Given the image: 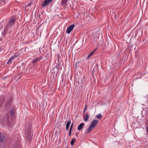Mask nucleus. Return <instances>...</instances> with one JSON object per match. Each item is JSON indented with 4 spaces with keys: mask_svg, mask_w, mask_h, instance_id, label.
<instances>
[{
    "mask_svg": "<svg viewBox=\"0 0 148 148\" xmlns=\"http://www.w3.org/2000/svg\"><path fill=\"white\" fill-rule=\"evenodd\" d=\"M17 57V56H15V55L14 56H12L9 59V60L8 61V62H7V64H8V63H9L10 62L11 63L12 62V61L14 59H15V58H16V57Z\"/></svg>",
    "mask_w": 148,
    "mask_h": 148,
    "instance_id": "obj_7",
    "label": "nucleus"
},
{
    "mask_svg": "<svg viewBox=\"0 0 148 148\" xmlns=\"http://www.w3.org/2000/svg\"><path fill=\"white\" fill-rule=\"evenodd\" d=\"M4 140V136L0 134V141L1 142H3Z\"/></svg>",
    "mask_w": 148,
    "mask_h": 148,
    "instance_id": "obj_14",
    "label": "nucleus"
},
{
    "mask_svg": "<svg viewBox=\"0 0 148 148\" xmlns=\"http://www.w3.org/2000/svg\"><path fill=\"white\" fill-rule=\"evenodd\" d=\"M71 135V132H69V136H70Z\"/></svg>",
    "mask_w": 148,
    "mask_h": 148,
    "instance_id": "obj_27",
    "label": "nucleus"
},
{
    "mask_svg": "<svg viewBox=\"0 0 148 148\" xmlns=\"http://www.w3.org/2000/svg\"><path fill=\"white\" fill-rule=\"evenodd\" d=\"M94 128L91 126H90L89 128L86 131V133L88 134Z\"/></svg>",
    "mask_w": 148,
    "mask_h": 148,
    "instance_id": "obj_9",
    "label": "nucleus"
},
{
    "mask_svg": "<svg viewBox=\"0 0 148 148\" xmlns=\"http://www.w3.org/2000/svg\"><path fill=\"white\" fill-rule=\"evenodd\" d=\"M15 22V19L13 17H12L6 25V28L12 27L14 24Z\"/></svg>",
    "mask_w": 148,
    "mask_h": 148,
    "instance_id": "obj_1",
    "label": "nucleus"
},
{
    "mask_svg": "<svg viewBox=\"0 0 148 148\" xmlns=\"http://www.w3.org/2000/svg\"><path fill=\"white\" fill-rule=\"evenodd\" d=\"M0 49H1V48H0ZM2 49H1V50L0 49V51H1V50H2Z\"/></svg>",
    "mask_w": 148,
    "mask_h": 148,
    "instance_id": "obj_28",
    "label": "nucleus"
},
{
    "mask_svg": "<svg viewBox=\"0 0 148 148\" xmlns=\"http://www.w3.org/2000/svg\"><path fill=\"white\" fill-rule=\"evenodd\" d=\"M53 0H45L43 3L42 4V7H44L48 4L50 2H52Z\"/></svg>",
    "mask_w": 148,
    "mask_h": 148,
    "instance_id": "obj_4",
    "label": "nucleus"
},
{
    "mask_svg": "<svg viewBox=\"0 0 148 148\" xmlns=\"http://www.w3.org/2000/svg\"><path fill=\"white\" fill-rule=\"evenodd\" d=\"M42 59V56H40L39 58H34L32 61V63L34 64L38 61H40V60Z\"/></svg>",
    "mask_w": 148,
    "mask_h": 148,
    "instance_id": "obj_6",
    "label": "nucleus"
},
{
    "mask_svg": "<svg viewBox=\"0 0 148 148\" xmlns=\"http://www.w3.org/2000/svg\"><path fill=\"white\" fill-rule=\"evenodd\" d=\"M96 117L98 119H100L101 117V114H97L96 116Z\"/></svg>",
    "mask_w": 148,
    "mask_h": 148,
    "instance_id": "obj_16",
    "label": "nucleus"
},
{
    "mask_svg": "<svg viewBox=\"0 0 148 148\" xmlns=\"http://www.w3.org/2000/svg\"><path fill=\"white\" fill-rule=\"evenodd\" d=\"M75 139L74 138H73L71 142V145H73L74 144L75 141Z\"/></svg>",
    "mask_w": 148,
    "mask_h": 148,
    "instance_id": "obj_15",
    "label": "nucleus"
},
{
    "mask_svg": "<svg viewBox=\"0 0 148 148\" xmlns=\"http://www.w3.org/2000/svg\"><path fill=\"white\" fill-rule=\"evenodd\" d=\"M6 31H7V30L6 29H4L3 31V34H5Z\"/></svg>",
    "mask_w": 148,
    "mask_h": 148,
    "instance_id": "obj_22",
    "label": "nucleus"
},
{
    "mask_svg": "<svg viewBox=\"0 0 148 148\" xmlns=\"http://www.w3.org/2000/svg\"><path fill=\"white\" fill-rule=\"evenodd\" d=\"M31 4V3H29L27 5V6L28 7V6H29Z\"/></svg>",
    "mask_w": 148,
    "mask_h": 148,
    "instance_id": "obj_24",
    "label": "nucleus"
},
{
    "mask_svg": "<svg viewBox=\"0 0 148 148\" xmlns=\"http://www.w3.org/2000/svg\"><path fill=\"white\" fill-rule=\"evenodd\" d=\"M71 121L70 120H69L67 122L66 125V130H68V129L69 128V126L71 123Z\"/></svg>",
    "mask_w": 148,
    "mask_h": 148,
    "instance_id": "obj_11",
    "label": "nucleus"
},
{
    "mask_svg": "<svg viewBox=\"0 0 148 148\" xmlns=\"http://www.w3.org/2000/svg\"><path fill=\"white\" fill-rule=\"evenodd\" d=\"M146 130L147 132L148 133V126H147L146 127Z\"/></svg>",
    "mask_w": 148,
    "mask_h": 148,
    "instance_id": "obj_23",
    "label": "nucleus"
},
{
    "mask_svg": "<svg viewBox=\"0 0 148 148\" xmlns=\"http://www.w3.org/2000/svg\"><path fill=\"white\" fill-rule=\"evenodd\" d=\"M68 2L67 0H62L60 2V5L63 6H65Z\"/></svg>",
    "mask_w": 148,
    "mask_h": 148,
    "instance_id": "obj_8",
    "label": "nucleus"
},
{
    "mask_svg": "<svg viewBox=\"0 0 148 148\" xmlns=\"http://www.w3.org/2000/svg\"><path fill=\"white\" fill-rule=\"evenodd\" d=\"M89 118L88 114H87L84 117V120L86 122L88 121V119Z\"/></svg>",
    "mask_w": 148,
    "mask_h": 148,
    "instance_id": "obj_13",
    "label": "nucleus"
},
{
    "mask_svg": "<svg viewBox=\"0 0 148 148\" xmlns=\"http://www.w3.org/2000/svg\"><path fill=\"white\" fill-rule=\"evenodd\" d=\"M72 128H70L69 132H71L72 130Z\"/></svg>",
    "mask_w": 148,
    "mask_h": 148,
    "instance_id": "obj_26",
    "label": "nucleus"
},
{
    "mask_svg": "<svg viewBox=\"0 0 148 148\" xmlns=\"http://www.w3.org/2000/svg\"><path fill=\"white\" fill-rule=\"evenodd\" d=\"M96 50V49L94 50L92 52H91L88 56V57H87V58L88 59L90 57L92 56L93 55V54L95 52V50Z\"/></svg>",
    "mask_w": 148,
    "mask_h": 148,
    "instance_id": "obj_12",
    "label": "nucleus"
},
{
    "mask_svg": "<svg viewBox=\"0 0 148 148\" xmlns=\"http://www.w3.org/2000/svg\"><path fill=\"white\" fill-rule=\"evenodd\" d=\"M56 67L58 70L60 69V67L58 65H57Z\"/></svg>",
    "mask_w": 148,
    "mask_h": 148,
    "instance_id": "obj_20",
    "label": "nucleus"
},
{
    "mask_svg": "<svg viewBox=\"0 0 148 148\" xmlns=\"http://www.w3.org/2000/svg\"><path fill=\"white\" fill-rule=\"evenodd\" d=\"M85 125L84 123H80L78 127V130H81L83 128V126Z\"/></svg>",
    "mask_w": 148,
    "mask_h": 148,
    "instance_id": "obj_10",
    "label": "nucleus"
},
{
    "mask_svg": "<svg viewBox=\"0 0 148 148\" xmlns=\"http://www.w3.org/2000/svg\"><path fill=\"white\" fill-rule=\"evenodd\" d=\"M86 108H87V105H86V106L84 108V110H83V112H84V113H85V111H86Z\"/></svg>",
    "mask_w": 148,
    "mask_h": 148,
    "instance_id": "obj_19",
    "label": "nucleus"
},
{
    "mask_svg": "<svg viewBox=\"0 0 148 148\" xmlns=\"http://www.w3.org/2000/svg\"><path fill=\"white\" fill-rule=\"evenodd\" d=\"M98 121L96 119L94 120L91 122L90 126L95 128L98 123Z\"/></svg>",
    "mask_w": 148,
    "mask_h": 148,
    "instance_id": "obj_5",
    "label": "nucleus"
},
{
    "mask_svg": "<svg viewBox=\"0 0 148 148\" xmlns=\"http://www.w3.org/2000/svg\"><path fill=\"white\" fill-rule=\"evenodd\" d=\"M14 112L13 110H12L10 111V114L12 116L14 115Z\"/></svg>",
    "mask_w": 148,
    "mask_h": 148,
    "instance_id": "obj_18",
    "label": "nucleus"
},
{
    "mask_svg": "<svg viewBox=\"0 0 148 148\" xmlns=\"http://www.w3.org/2000/svg\"><path fill=\"white\" fill-rule=\"evenodd\" d=\"M75 26L74 24L69 26L66 29V32L68 34H69L74 28Z\"/></svg>",
    "mask_w": 148,
    "mask_h": 148,
    "instance_id": "obj_3",
    "label": "nucleus"
},
{
    "mask_svg": "<svg viewBox=\"0 0 148 148\" xmlns=\"http://www.w3.org/2000/svg\"><path fill=\"white\" fill-rule=\"evenodd\" d=\"M73 123H72L71 124V125L70 128H72V127H73Z\"/></svg>",
    "mask_w": 148,
    "mask_h": 148,
    "instance_id": "obj_25",
    "label": "nucleus"
},
{
    "mask_svg": "<svg viewBox=\"0 0 148 148\" xmlns=\"http://www.w3.org/2000/svg\"><path fill=\"white\" fill-rule=\"evenodd\" d=\"M6 3L5 0H1V3L2 5H4Z\"/></svg>",
    "mask_w": 148,
    "mask_h": 148,
    "instance_id": "obj_17",
    "label": "nucleus"
},
{
    "mask_svg": "<svg viewBox=\"0 0 148 148\" xmlns=\"http://www.w3.org/2000/svg\"><path fill=\"white\" fill-rule=\"evenodd\" d=\"M31 125L28 126L27 125L25 127V132L26 134L29 135V134H31Z\"/></svg>",
    "mask_w": 148,
    "mask_h": 148,
    "instance_id": "obj_2",
    "label": "nucleus"
},
{
    "mask_svg": "<svg viewBox=\"0 0 148 148\" xmlns=\"http://www.w3.org/2000/svg\"><path fill=\"white\" fill-rule=\"evenodd\" d=\"M18 78V79H17V80H19L20 79V77H18V76H16L15 77V78H16V79H17V78Z\"/></svg>",
    "mask_w": 148,
    "mask_h": 148,
    "instance_id": "obj_21",
    "label": "nucleus"
}]
</instances>
